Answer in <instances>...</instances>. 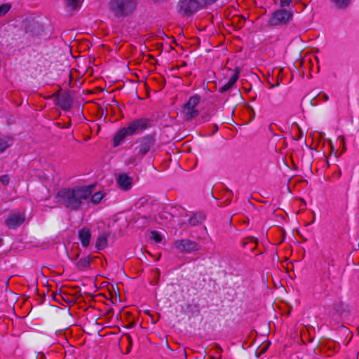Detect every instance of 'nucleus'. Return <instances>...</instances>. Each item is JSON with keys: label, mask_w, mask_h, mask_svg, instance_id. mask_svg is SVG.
<instances>
[{"label": "nucleus", "mask_w": 359, "mask_h": 359, "mask_svg": "<svg viewBox=\"0 0 359 359\" xmlns=\"http://www.w3.org/2000/svg\"><path fill=\"white\" fill-rule=\"evenodd\" d=\"M126 338H127V340L128 341L129 345H131L132 344V337H131V336L129 335V334H127L126 335Z\"/></svg>", "instance_id": "nucleus-28"}, {"label": "nucleus", "mask_w": 359, "mask_h": 359, "mask_svg": "<svg viewBox=\"0 0 359 359\" xmlns=\"http://www.w3.org/2000/svg\"><path fill=\"white\" fill-rule=\"evenodd\" d=\"M292 15L293 11L291 8L279 9L273 13L269 22L272 25H285L292 18Z\"/></svg>", "instance_id": "nucleus-5"}, {"label": "nucleus", "mask_w": 359, "mask_h": 359, "mask_svg": "<svg viewBox=\"0 0 359 359\" xmlns=\"http://www.w3.org/2000/svg\"><path fill=\"white\" fill-rule=\"evenodd\" d=\"M107 245V237L104 234L98 236L95 247L98 250H104Z\"/></svg>", "instance_id": "nucleus-17"}, {"label": "nucleus", "mask_w": 359, "mask_h": 359, "mask_svg": "<svg viewBox=\"0 0 359 359\" xmlns=\"http://www.w3.org/2000/svg\"><path fill=\"white\" fill-rule=\"evenodd\" d=\"M149 121L146 118L135 119L130 122L127 127L121 128L114 138V145L118 146L128 136H133L142 133L148 128Z\"/></svg>", "instance_id": "nucleus-2"}, {"label": "nucleus", "mask_w": 359, "mask_h": 359, "mask_svg": "<svg viewBox=\"0 0 359 359\" xmlns=\"http://www.w3.org/2000/svg\"><path fill=\"white\" fill-rule=\"evenodd\" d=\"M56 101L57 104L63 109H69L72 106V101L68 95H57Z\"/></svg>", "instance_id": "nucleus-14"}, {"label": "nucleus", "mask_w": 359, "mask_h": 359, "mask_svg": "<svg viewBox=\"0 0 359 359\" xmlns=\"http://www.w3.org/2000/svg\"><path fill=\"white\" fill-rule=\"evenodd\" d=\"M172 246L178 252L184 254L198 253L201 250L199 243L189 238L177 239Z\"/></svg>", "instance_id": "nucleus-4"}, {"label": "nucleus", "mask_w": 359, "mask_h": 359, "mask_svg": "<svg viewBox=\"0 0 359 359\" xmlns=\"http://www.w3.org/2000/svg\"><path fill=\"white\" fill-rule=\"evenodd\" d=\"M150 238L151 240H153L156 243H160L163 240V237H162L161 234L156 231H151Z\"/></svg>", "instance_id": "nucleus-21"}, {"label": "nucleus", "mask_w": 359, "mask_h": 359, "mask_svg": "<svg viewBox=\"0 0 359 359\" xmlns=\"http://www.w3.org/2000/svg\"><path fill=\"white\" fill-rule=\"evenodd\" d=\"M135 0H111L109 3L110 12L116 18L130 15L136 8Z\"/></svg>", "instance_id": "nucleus-3"}, {"label": "nucleus", "mask_w": 359, "mask_h": 359, "mask_svg": "<svg viewBox=\"0 0 359 359\" xmlns=\"http://www.w3.org/2000/svg\"><path fill=\"white\" fill-rule=\"evenodd\" d=\"M79 238L81 243V245L83 248H88L90 243L91 231L90 229L83 227L78 232Z\"/></svg>", "instance_id": "nucleus-11"}, {"label": "nucleus", "mask_w": 359, "mask_h": 359, "mask_svg": "<svg viewBox=\"0 0 359 359\" xmlns=\"http://www.w3.org/2000/svg\"><path fill=\"white\" fill-rule=\"evenodd\" d=\"M12 144L13 140L11 137L0 135V153H3Z\"/></svg>", "instance_id": "nucleus-15"}, {"label": "nucleus", "mask_w": 359, "mask_h": 359, "mask_svg": "<svg viewBox=\"0 0 359 359\" xmlns=\"http://www.w3.org/2000/svg\"><path fill=\"white\" fill-rule=\"evenodd\" d=\"M0 183L6 186L9 183V177L8 175H2L0 177Z\"/></svg>", "instance_id": "nucleus-24"}, {"label": "nucleus", "mask_w": 359, "mask_h": 359, "mask_svg": "<svg viewBox=\"0 0 359 359\" xmlns=\"http://www.w3.org/2000/svg\"><path fill=\"white\" fill-rule=\"evenodd\" d=\"M201 8L197 0H180L178 2V12L182 15H191Z\"/></svg>", "instance_id": "nucleus-6"}, {"label": "nucleus", "mask_w": 359, "mask_h": 359, "mask_svg": "<svg viewBox=\"0 0 359 359\" xmlns=\"http://www.w3.org/2000/svg\"><path fill=\"white\" fill-rule=\"evenodd\" d=\"M216 348H217L219 351H221V352L222 351V347H221L220 346L217 345V346H216Z\"/></svg>", "instance_id": "nucleus-31"}, {"label": "nucleus", "mask_w": 359, "mask_h": 359, "mask_svg": "<svg viewBox=\"0 0 359 359\" xmlns=\"http://www.w3.org/2000/svg\"><path fill=\"white\" fill-rule=\"evenodd\" d=\"M118 187L122 190H128L132 187L133 179L126 173H121L116 177Z\"/></svg>", "instance_id": "nucleus-10"}, {"label": "nucleus", "mask_w": 359, "mask_h": 359, "mask_svg": "<svg viewBox=\"0 0 359 359\" xmlns=\"http://www.w3.org/2000/svg\"><path fill=\"white\" fill-rule=\"evenodd\" d=\"M25 220L24 212H15L11 213L5 220V224L11 229H15L20 226Z\"/></svg>", "instance_id": "nucleus-8"}, {"label": "nucleus", "mask_w": 359, "mask_h": 359, "mask_svg": "<svg viewBox=\"0 0 359 359\" xmlns=\"http://www.w3.org/2000/svg\"><path fill=\"white\" fill-rule=\"evenodd\" d=\"M93 187H83L75 189H62L57 193L60 201L63 202H82L90 197V202H100L104 194L98 191L92 195Z\"/></svg>", "instance_id": "nucleus-1"}, {"label": "nucleus", "mask_w": 359, "mask_h": 359, "mask_svg": "<svg viewBox=\"0 0 359 359\" xmlns=\"http://www.w3.org/2000/svg\"><path fill=\"white\" fill-rule=\"evenodd\" d=\"M291 4H292L291 0H280V6L283 8L290 7Z\"/></svg>", "instance_id": "nucleus-23"}, {"label": "nucleus", "mask_w": 359, "mask_h": 359, "mask_svg": "<svg viewBox=\"0 0 359 359\" xmlns=\"http://www.w3.org/2000/svg\"><path fill=\"white\" fill-rule=\"evenodd\" d=\"M2 242H3V240H2V238L0 237V246H1V244H2Z\"/></svg>", "instance_id": "nucleus-33"}, {"label": "nucleus", "mask_w": 359, "mask_h": 359, "mask_svg": "<svg viewBox=\"0 0 359 359\" xmlns=\"http://www.w3.org/2000/svg\"><path fill=\"white\" fill-rule=\"evenodd\" d=\"M82 2V0H65V6L71 10L76 9Z\"/></svg>", "instance_id": "nucleus-20"}, {"label": "nucleus", "mask_w": 359, "mask_h": 359, "mask_svg": "<svg viewBox=\"0 0 359 359\" xmlns=\"http://www.w3.org/2000/svg\"><path fill=\"white\" fill-rule=\"evenodd\" d=\"M257 245V241L254 237H248L245 238L243 241V248H248L249 245V249L251 251H253Z\"/></svg>", "instance_id": "nucleus-18"}, {"label": "nucleus", "mask_w": 359, "mask_h": 359, "mask_svg": "<svg viewBox=\"0 0 359 359\" xmlns=\"http://www.w3.org/2000/svg\"><path fill=\"white\" fill-rule=\"evenodd\" d=\"M90 259L88 257H84L80 259L76 263V267L79 270H84L89 267Z\"/></svg>", "instance_id": "nucleus-19"}, {"label": "nucleus", "mask_w": 359, "mask_h": 359, "mask_svg": "<svg viewBox=\"0 0 359 359\" xmlns=\"http://www.w3.org/2000/svg\"><path fill=\"white\" fill-rule=\"evenodd\" d=\"M238 76L239 72L238 71L236 70L234 73L231 76L228 82L224 86L219 87V92L221 93H224V92L229 90L237 81Z\"/></svg>", "instance_id": "nucleus-13"}, {"label": "nucleus", "mask_w": 359, "mask_h": 359, "mask_svg": "<svg viewBox=\"0 0 359 359\" xmlns=\"http://www.w3.org/2000/svg\"><path fill=\"white\" fill-rule=\"evenodd\" d=\"M323 100H324V101H327V100H329V97H328V95H325V94H324V95H323Z\"/></svg>", "instance_id": "nucleus-30"}, {"label": "nucleus", "mask_w": 359, "mask_h": 359, "mask_svg": "<svg viewBox=\"0 0 359 359\" xmlns=\"http://www.w3.org/2000/svg\"><path fill=\"white\" fill-rule=\"evenodd\" d=\"M280 82H281V79H279V78H278L277 83H276V85H275V84H271L270 88H274V87H276V86H278L280 85Z\"/></svg>", "instance_id": "nucleus-27"}, {"label": "nucleus", "mask_w": 359, "mask_h": 359, "mask_svg": "<svg viewBox=\"0 0 359 359\" xmlns=\"http://www.w3.org/2000/svg\"><path fill=\"white\" fill-rule=\"evenodd\" d=\"M79 203H67V208H73L74 205H76L74 206V208H77V205H79Z\"/></svg>", "instance_id": "nucleus-29"}, {"label": "nucleus", "mask_w": 359, "mask_h": 359, "mask_svg": "<svg viewBox=\"0 0 359 359\" xmlns=\"http://www.w3.org/2000/svg\"><path fill=\"white\" fill-rule=\"evenodd\" d=\"M154 144V139L151 136H144L140 139L139 145L135 148V150L139 154L144 156L149 152Z\"/></svg>", "instance_id": "nucleus-9"}, {"label": "nucleus", "mask_w": 359, "mask_h": 359, "mask_svg": "<svg viewBox=\"0 0 359 359\" xmlns=\"http://www.w3.org/2000/svg\"><path fill=\"white\" fill-rule=\"evenodd\" d=\"M11 8V5L8 3L0 5V18L6 15Z\"/></svg>", "instance_id": "nucleus-22"}, {"label": "nucleus", "mask_w": 359, "mask_h": 359, "mask_svg": "<svg viewBox=\"0 0 359 359\" xmlns=\"http://www.w3.org/2000/svg\"><path fill=\"white\" fill-rule=\"evenodd\" d=\"M199 102V98L196 96L191 97L184 105L183 114L186 120L191 119L198 114V111L195 109Z\"/></svg>", "instance_id": "nucleus-7"}, {"label": "nucleus", "mask_w": 359, "mask_h": 359, "mask_svg": "<svg viewBox=\"0 0 359 359\" xmlns=\"http://www.w3.org/2000/svg\"><path fill=\"white\" fill-rule=\"evenodd\" d=\"M335 8L339 10L346 9L351 3V0H330Z\"/></svg>", "instance_id": "nucleus-16"}, {"label": "nucleus", "mask_w": 359, "mask_h": 359, "mask_svg": "<svg viewBox=\"0 0 359 359\" xmlns=\"http://www.w3.org/2000/svg\"><path fill=\"white\" fill-rule=\"evenodd\" d=\"M206 219V215L203 212H193L189 219V224L195 226L203 223Z\"/></svg>", "instance_id": "nucleus-12"}, {"label": "nucleus", "mask_w": 359, "mask_h": 359, "mask_svg": "<svg viewBox=\"0 0 359 359\" xmlns=\"http://www.w3.org/2000/svg\"><path fill=\"white\" fill-rule=\"evenodd\" d=\"M340 143L342 144V153L346 150L345 139L344 137H339Z\"/></svg>", "instance_id": "nucleus-25"}, {"label": "nucleus", "mask_w": 359, "mask_h": 359, "mask_svg": "<svg viewBox=\"0 0 359 359\" xmlns=\"http://www.w3.org/2000/svg\"><path fill=\"white\" fill-rule=\"evenodd\" d=\"M314 221H315V213L313 212V221L311 222V223H314Z\"/></svg>", "instance_id": "nucleus-32"}, {"label": "nucleus", "mask_w": 359, "mask_h": 359, "mask_svg": "<svg viewBox=\"0 0 359 359\" xmlns=\"http://www.w3.org/2000/svg\"><path fill=\"white\" fill-rule=\"evenodd\" d=\"M205 4L210 5L216 2L217 0H201Z\"/></svg>", "instance_id": "nucleus-26"}]
</instances>
